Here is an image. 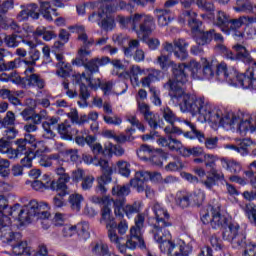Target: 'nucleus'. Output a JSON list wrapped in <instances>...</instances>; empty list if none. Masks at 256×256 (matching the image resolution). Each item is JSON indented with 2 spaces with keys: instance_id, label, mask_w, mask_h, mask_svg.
Segmentation results:
<instances>
[{
  "instance_id": "f03ea898",
  "label": "nucleus",
  "mask_w": 256,
  "mask_h": 256,
  "mask_svg": "<svg viewBox=\"0 0 256 256\" xmlns=\"http://www.w3.org/2000/svg\"><path fill=\"white\" fill-rule=\"evenodd\" d=\"M187 71H190L193 79H199V77H201L199 75V73H201V64L196 60H191L188 63L174 65L173 79L168 80L167 83L164 84V89L169 91L172 103V93H178L181 91L183 95H187L183 88H181L182 85H185L189 81V74H187Z\"/></svg>"
},
{
  "instance_id": "ea45409f",
  "label": "nucleus",
  "mask_w": 256,
  "mask_h": 256,
  "mask_svg": "<svg viewBox=\"0 0 256 256\" xmlns=\"http://www.w3.org/2000/svg\"><path fill=\"white\" fill-rule=\"evenodd\" d=\"M57 130L59 135H61L62 139H68L69 141L73 139L75 133H78L77 129L71 127L67 122L59 124Z\"/></svg>"
},
{
  "instance_id": "2eb2a0df",
  "label": "nucleus",
  "mask_w": 256,
  "mask_h": 256,
  "mask_svg": "<svg viewBox=\"0 0 256 256\" xmlns=\"http://www.w3.org/2000/svg\"><path fill=\"white\" fill-rule=\"evenodd\" d=\"M187 47H189V43L185 41L183 38L175 39L173 40V43L171 42H164L162 44V48L166 53H169V55H173L176 57V59H179V61H185L187 57H189V53L187 52Z\"/></svg>"
},
{
  "instance_id": "a18cd8bd",
  "label": "nucleus",
  "mask_w": 256,
  "mask_h": 256,
  "mask_svg": "<svg viewBox=\"0 0 256 256\" xmlns=\"http://www.w3.org/2000/svg\"><path fill=\"white\" fill-rule=\"evenodd\" d=\"M91 251L93 255L99 256H111V252L109 251V245L103 242H96L91 245Z\"/></svg>"
},
{
  "instance_id": "ddd939ff",
  "label": "nucleus",
  "mask_w": 256,
  "mask_h": 256,
  "mask_svg": "<svg viewBox=\"0 0 256 256\" xmlns=\"http://www.w3.org/2000/svg\"><path fill=\"white\" fill-rule=\"evenodd\" d=\"M182 12L178 18L179 23L185 25L188 21V25L192 31H197L201 27V21L197 20V14L191 7H193V1L184 0L181 2Z\"/></svg>"
},
{
  "instance_id": "6e6d98bb",
  "label": "nucleus",
  "mask_w": 256,
  "mask_h": 256,
  "mask_svg": "<svg viewBox=\"0 0 256 256\" xmlns=\"http://www.w3.org/2000/svg\"><path fill=\"white\" fill-rule=\"evenodd\" d=\"M41 59V52L37 49H32L29 52V56L26 60H23L25 65H31L33 67L34 65H37V61Z\"/></svg>"
},
{
  "instance_id": "dca6fc26",
  "label": "nucleus",
  "mask_w": 256,
  "mask_h": 256,
  "mask_svg": "<svg viewBox=\"0 0 256 256\" xmlns=\"http://www.w3.org/2000/svg\"><path fill=\"white\" fill-rule=\"evenodd\" d=\"M114 203V213L116 217H131V215H135V213H139L141 211V207L143 203L141 201H135L133 204L125 205V198H118L116 200H112Z\"/></svg>"
},
{
  "instance_id": "e2e57ef3",
  "label": "nucleus",
  "mask_w": 256,
  "mask_h": 256,
  "mask_svg": "<svg viewBox=\"0 0 256 256\" xmlns=\"http://www.w3.org/2000/svg\"><path fill=\"white\" fill-rule=\"evenodd\" d=\"M126 121H128V123H130L132 127H137L139 131H142V133H145V126L143 125V123H141V121H139V119H137V116L128 115L126 117Z\"/></svg>"
},
{
  "instance_id": "5701e85b",
  "label": "nucleus",
  "mask_w": 256,
  "mask_h": 256,
  "mask_svg": "<svg viewBox=\"0 0 256 256\" xmlns=\"http://www.w3.org/2000/svg\"><path fill=\"white\" fill-rule=\"evenodd\" d=\"M36 153L33 151H29L27 154H25V157L21 159L20 163L22 167H27L28 169H31L33 167V160L36 157V155H39V153H45L47 151V147H45V144L43 141L37 142L35 145Z\"/></svg>"
},
{
  "instance_id": "8fccbe9b",
  "label": "nucleus",
  "mask_w": 256,
  "mask_h": 256,
  "mask_svg": "<svg viewBox=\"0 0 256 256\" xmlns=\"http://www.w3.org/2000/svg\"><path fill=\"white\" fill-rule=\"evenodd\" d=\"M129 193H131L129 185H115L112 187V195L114 197H122L124 199L123 197H127Z\"/></svg>"
},
{
  "instance_id": "4c0bfd02",
  "label": "nucleus",
  "mask_w": 256,
  "mask_h": 256,
  "mask_svg": "<svg viewBox=\"0 0 256 256\" xmlns=\"http://www.w3.org/2000/svg\"><path fill=\"white\" fill-rule=\"evenodd\" d=\"M157 18H158V25L160 27H165L171 23L173 19V13L171 9H158L156 10Z\"/></svg>"
},
{
  "instance_id": "393cba45",
  "label": "nucleus",
  "mask_w": 256,
  "mask_h": 256,
  "mask_svg": "<svg viewBox=\"0 0 256 256\" xmlns=\"http://www.w3.org/2000/svg\"><path fill=\"white\" fill-rule=\"evenodd\" d=\"M121 75H123L124 79H130L132 85L139 86V77H141V75H147V70L141 68L139 65H132L128 71Z\"/></svg>"
},
{
  "instance_id": "338daca9",
  "label": "nucleus",
  "mask_w": 256,
  "mask_h": 256,
  "mask_svg": "<svg viewBox=\"0 0 256 256\" xmlns=\"http://www.w3.org/2000/svg\"><path fill=\"white\" fill-rule=\"evenodd\" d=\"M244 250L243 256H256V244L248 242L242 247Z\"/></svg>"
},
{
  "instance_id": "9b49d317",
  "label": "nucleus",
  "mask_w": 256,
  "mask_h": 256,
  "mask_svg": "<svg viewBox=\"0 0 256 256\" xmlns=\"http://www.w3.org/2000/svg\"><path fill=\"white\" fill-rule=\"evenodd\" d=\"M70 29L73 30V33H77L78 35V41H81L82 46L78 50V56L77 60L79 61V64L85 63L91 57V50H89L90 47H93L95 45V40L93 38H89L87 36V33L85 32V26H71Z\"/></svg>"
},
{
  "instance_id": "7ed1b4c3",
  "label": "nucleus",
  "mask_w": 256,
  "mask_h": 256,
  "mask_svg": "<svg viewBox=\"0 0 256 256\" xmlns=\"http://www.w3.org/2000/svg\"><path fill=\"white\" fill-rule=\"evenodd\" d=\"M214 41L220 43L217 45V49H219L220 53L226 59H230V61H242L245 65H256L255 59L251 56V52L247 50V48L241 44H235L232 46L233 51L229 50L225 45L221 44L223 42V35L220 33L213 32Z\"/></svg>"
},
{
  "instance_id": "20e7f679",
  "label": "nucleus",
  "mask_w": 256,
  "mask_h": 256,
  "mask_svg": "<svg viewBox=\"0 0 256 256\" xmlns=\"http://www.w3.org/2000/svg\"><path fill=\"white\" fill-rule=\"evenodd\" d=\"M134 223L135 225L130 227L129 234L126 236V243L120 241V247H124V253H127V249L133 251L136 247L145 249V240L143 239V232H141V229L145 227V214H137Z\"/></svg>"
},
{
  "instance_id": "052dcab7",
  "label": "nucleus",
  "mask_w": 256,
  "mask_h": 256,
  "mask_svg": "<svg viewBox=\"0 0 256 256\" xmlns=\"http://www.w3.org/2000/svg\"><path fill=\"white\" fill-rule=\"evenodd\" d=\"M151 147H149L148 145H142L140 146V148L137 150V156L139 157V159L142 160H147L149 159V157H151Z\"/></svg>"
},
{
  "instance_id": "6e6552de",
  "label": "nucleus",
  "mask_w": 256,
  "mask_h": 256,
  "mask_svg": "<svg viewBox=\"0 0 256 256\" xmlns=\"http://www.w3.org/2000/svg\"><path fill=\"white\" fill-rule=\"evenodd\" d=\"M75 83H77V85H80L79 97L81 101H78L79 107H87V105H89L87 103V99L91 97V93H89L87 85H89V87H91L94 91H97V89H99V87L101 88V85H103L101 79H93L91 74L87 75L85 73L76 74Z\"/></svg>"
},
{
  "instance_id": "680f3d73",
  "label": "nucleus",
  "mask_w": 256,
  "mask_h": 256,
  "mask_svg": "<svg viewBox=\"0 0 256 256\" xmlns=\"http://www.w3.org/2000/svg\"><path fill=\"white\" fill-rule=\"evenodd\" d=\"M144 119L152 129H157V127H159V124H157V121H159V115L150 112L144 116Z\"/></svg>"
},
{
  "instance_id": "1a4fd4ad",
  "label": "nucleus",
  "mask_w": 256,
  "mask_h": 256,
  "mask_svg": "<svg viewBox=\"0 0 256 256\" xmlns=\"http://www.w3.org/2000/svg\"><path fill=\"white\" fill-rule=\"evenodd\" d=\"M224 241L231 243L233 249H243L247 245V236L241 232V226L236 221H229L222 231Z\"/></svg>"
},
{
  "instance_id": "603ef678",
  "label": "nucleus",
  "mask_w": 256,
  "mask_h": 256,
  "mask_svg": "<svg viewBox=\"0 0 256 256\" xmlns=\"http://www.w3.org/2000/svg\"><path fill=\"white\" fill-rule=\"evenodd\" d=\"M69 203L74 211H81V203H83V195L71 194L69 196Z\"/></svg>"
},
{
  "instance_id": "774afa93",
  "label": "nucleus",
  "mask_w": 256,
  "mask_h": 256,
  "mask_svg": "<svg viewBox=\"0 0 256 256\" xmlns=\"http://www.w3.org/2000/svg\"><path fill=\"white\" fill-rule=\"evenodd\" d=\"M180 169H183V163L180 160L171 161L165 166V170L169 172L180 171Z\"/></svg>"
},
{
  "instance_id": "423d86ee",
  "label": "nucleus",
  "mask_w": 256,
  "mask_h": 256,
  "mask_svg": "<svg viewBox=\"0 0 256 256\" xmlns=\"http://www.w3.org/2000/svg\"><path fill=\"white\" fill-rule=\"evenodd\" d=\"M100 223H105L110 243H113L120 253L125 254V246H121L123 237L117 235V222H115V218L111 215L109 204L104 205L101 209Z\"/></svg>"
},
{
  "instance_id": "bf43d9fd",
  "label": "nucleus",
  "mask_w": 256,
  "mask_h": 256,
  "mask_svg": "<svg viewBox=\"0 0 256 256\" xmlns=\"http://www.w3.org/2000/svg\"><path fill=\"white\" fill-rule=\"evenodd\" d=\"M11 166V163L7 159L0 158V177H3L4 179L9 177L11 171L9 170V167Z\"/></svg>"
},
{
  "instance_id": "c03bdc74",
  "label": "nucleus",
  "mask_w": 256,
  "mask_h": 256,
  "mask_svg": "<svg viewBox=\"0 0 256 256\" xmlns=\"http://www.w3.org/2000/svg\"><path fill=\"white\" fill-rule=\"evenodd\" d=\"M76 233L80 241H87L91 237V232L89 231V222H80L76 225Z\"/></svg>"
},
{
  "instance_id": "c756f323",
  "label": "nucleus",
  "mask_w": 256,
  "mask_h": 256,
  "mask_svg": "<svg viewBox=\"0 0 256 256\" xmlns=\"http://www.w3.org/2000/svg\"><path fill=\"white\" fill-rule=\"evenodd\" d=\"M146 76L140 80L142 87H148L151 89V83H155L159 81L161 77V70H157L155 68H146Z\"/></svg>"
},
{
  "instance_id": "412c9836",
  "label": "nucleus",
  "mask_w": 256,
  "mask_h": 256,
  "mask_svg": "<svg viewBox=\"0 0 256 256\" xmlns=\"http://www.w3.org/2000/svg\"><path fill=\"white\" fill-rule=\"evenodd\" d=\"M152 211L154 213V219L155 223L154 224H160V225H165V226H171V222H169L170 215L167 209L163 207L160 203H155L152 207Z\"/></svg>"
},
{
  "instance_id": "e433bc0d",
  "label": "nucleus",
  "mask_w": 256,
  "mask_h": 256,
  "mask_svg": "<svg viewBox=\"0 0 256 256\" xmlns=\"http://www.w3.org/2000/svg\"><path fill=\"white\" fill-rule=\"evenodd\" d=\"M201 26L198 27L197 30H192L194 33H198L196 35V43L197 45H207L208 43H211V39H213V33H215V30L210 31H201Z\"/></svg>"
},
{
  "instance_id": "c9c22d12",
  "label": "nucleus",
  "mask_w": 256,
  "mask_h": 256,
  "mask_svg": "<svg viewBox=\"0 0 256 256\" xmlns=\"http://www.w3.org/2000/svg\"><path fill=\"white\" fill-rule=\"evenodd\" d=\"M57 123H59L58 117H52L48 121L42 123V127L45 131V139H53V137H55V132H53V130L57 129Z\"/></svg>"
},
{
  "instance_id": "72a5a7b5",
  "label": "nucleus",
  "mask_w": 256,
  "mask_h": 256,
  "mask_svg": "<svg viewBox=\"0 0 256 256\" xmlns=\"http://www.w3.org/2000/svg\"><path fill=\"white\" fill-rule=\"evenodd\" d=\"M12 253L13 255H26V256H31L33 255V249L31 248V246H29V244L27 243V241H23L22 239L18 242H16L13 246H12Z\"/></svg>"
},
{
  "instance_id": "a19ab883",
  "label": "nucleus",
  "mask_w": 256,
  "mask_h": 256,
  "mask_svg": "<svg viewBox=\"0 0 256 256\" xmlns=\"http://www.w3.org/2000/svg\"><path fill=\"white\" fill-rule=\"evenodd\" d=\"M39 11L47 21H53V15L54 17H57L58 15L57 10L55 8H51V4L48 1L40 2Z\"/></svg>"
},
{
  "instance_id": "b1692460",
  "label": "nucleus",
  "mask_w": 256,
  "mask_h": 256,
  "mask_svg": "<svg viewBox=\"0 0 256 256\" xmlns=\"http://www.w3.org/2000/svg\"><path fill=\"white\" fill-rule=\"evenodd\" d=\"M54 55L56 57V61L58 62L56 64L58 69L56 71V75H58V77H69V75H71V64L65 62L63 52H54Z\"/></svg>"
},
{
  "instance_id": "49530a36",
  "label": "nucleus",
  "mask_w": 256,
  "mask_h": 256,
  "mask_svg": "<svg viewBox=\"0 0 256 256\" xmlns=\"http://www.w3.org/2000/svg\"><path fill=\"white\" fill-rule=\"evenodd\" d=\"M221 166L230 173H241V164L235 160L221 159Z\"/></svg>"
},
{
  "instance_id": "13d9d810",
  "label": "nucleus",
  "mask_w": 256,
  "mask_h": 256,
  "mask_svg": "<svg viewBox=\"0 0 256 256\" xmlns=\"http://www.w3.org/2000/svg\"><path fill=\"white\" fill-rule=\"evenodd\" d=\"M201 157L203 155V149L201 147L185 148L182 151V157Z\"/></svg>"
},
{
  "instance_id": "864d4df0",
  "label": "nucleus",
  "mask_w": 256,
  "mask_h": 256,
  "mask_svg": "<svg viewBox=\"0 0 256 256\" xmlns=\"http://www.w3.org/2000/svg\"><path fill=\"white\" fill-rule=\"evenodd\" d=\"M118 173L122 177H129L131 175V164L125 160H120L117 162Z\"/></svg>"
},
{
  "instance_id": "37998d69",
  "label": "nucleus",
  "mask_w": 256,
  "mask_h": 256,
  "mask_svg": "<svg viewBox=\"0 0 256 256\" xmlns=\"http://www.w3.org/2000/svg\"><path fill=\"white\" fill-rule=\"evenodd\" d=\"M155 64L159 65V67H160V69H162V71H167V69H169V67H172V74H173L175 65H179V64H175V62L171 61V59H169V56L163 54V52L161 53V55H159L156 58Z\"/></svg>"
},
{
  "instance_id": "473e14b6",
  "label": "nucleus",
  "mask_w": 256,
  "mask_h": 256,
  "mask_svg": "<svg viewBox=\"0 0 256 256\" xmlns=\"http://www.w3.org/2000/svg\"><path fill=\"white\" fill-rule=\"evenodd\" d=\"M148 175L149 174H144L143 171L136 172L134 178L130 180V187L136 189L137 193H143L147 187L145 181H147L146 177H148Z\"/></svg>"
},
{
  "instance_id": "aec40b11",
  "label": "nucleus",
  "mask_w": 256,
  "mask_h": 256,
  "mask_svg": "<svg viewBox=\"0 0 256 256\" xmlns=\"http://www.w3.org/2000/svg\"><path fill=\"white\" fill-rule=\"evenodd\" d=\"M21 11L17 14L18 21H28L30 19L37 20L40 17L39 6L36 3L21 5Z\"/></svg>"
},
{
  "instance_id": "f8f14e48",
  "label": "nucleus",
  "mask_w": 256,
  "mask_h": 256,
  "mask_svg": "<svg viewBox=\"0 0 256 256\" xmlns=\"http://www.w3.org/2000/svg\"><path fill=\"white\" fill-rule=\"evenodd\" d=\"M95 165H98L102 169V175L96 179L97 185L95 191L100 195H105L108 191L107 186L113 181V178L111 177L113 175V167H111L109 161L105 159L98 160V163Z\"/></svg>"
},
{
  "instance_id": "5fc2aeb1",
  "label": "nucleus",
  "mask_w": 256,
  "mask_h": 256,
  "mask_svg": "<svg viewBox=\"0 0 256 256\" xmlns=\"http://www.w3.org/2000/svg\"><path fill=\"white\" fill-rule=\"evenodd\" d=\"M23 40V38L17 34H11V35H7L4 38V43L7 45V47H19V44L21 43V41Z\"/></svg>"
},
{
  "instance_id": "0e129e2a",
  "label": "nucleus",
  "mask_w": 256,
  "mask_h": 256,
  "mask_svg": "<svg viewBox=\"0 0 256 256\" xmlns=\"http://www.w3.org/2000/svg\"><path fill=\"white\" fill-rule=\"evenodd\" d=\"M143 173L148 174V176H146L147 181H152V183H163V176L160 172L143 171Z\"/></svg>"
},
{
  "instance_id": "4d7b16f0",
  "label": "nucleus",
  "mask_w": 256,
  "mask_h": 256,
  "mask_svg": "<svg viewBox=\"0 0 256 256\" xmlns=\"http://www.w3.org/2000/svg\"><path fill=\"white\" fill-rule=\"evenodd\" d=\"M244 212L248 220L250 221L251 225L256 227V208L251 204H246L244 208Z\"/></svg>"
},
{
  "instance_id": "f257e3e1",
  "label": "nucleus",
  "mask_w": 256,
  "mask_h": 256,
  "mask_svg": "<svg viewBox=\"0 0 256 256\" xmlns=\"http://www.w3.org/2000/svg\"><path fill=\"white\" fill-rule=\"evenodd\" d=\"M165 224H152L150 235L159 244L161 253L167 256H189L193 253V246L183 240L171 241V232Z\"/></svg>"
},
{
  "instance_id": "f704fd0d",
  "label": "nucleus",
  "mask_w": 256,
  "mask_h": 256,
  "mask_svg": "<svg viewBox=\"0 0 256 256\" xmlns=\"http://www.w3.org/2000/svg\"><path fill=\"white\" fill-rule=\"evenodd\" d=\"M36 87L37 89H45V79L41 75L33 73L26 76V89Z\"/></svg>"
},
{
  "instance_id": "de8ad7c7",
  "label": "nucleus",
  "mask_w": 256,
  "mask_h": 256,
  "mask_svg": "<svg viewBox=\"0 0 256 256\" xmlns=\"http://www.w3.org/2000/svg\"><path fill=\"white\" fill-rule=\"evenodd\" d=\"M234 11L236 13H253V3L249 0H236Z\"/></svg>"
},
{
  "instance_id": "4be33fe9",
  "label": "nucleus",
  "mask_w": 256,
  "mask_h": 256,
  "mask_svg": "<svg viewBox=\"0 0 256 256\" xmlns=\"http://www.w3.org/2000/svg\"><path fill=\"white\" fill-rule=\"evenodd\" d=\"M157 143L160 147H168L170 151L180 153L181 155H183V149H186V147L183 146V143H181V141L171 136H169L168 138L160 137L157 140Z\"/></svg>"
},
{
  "instance_id": "3c124183",
  "label": "nucleus",
  "mask_w": 256,
  "mask_h": 256,
  "mask_svg": "<svg viewBox=\"0 0 256 256\" xmlns=\"http://www.w3.org/2000/svg\"><path fill=\"white\" fill-rule=\"evenodd\" d=\"M53 161H57V163H61L59 154H52L49 156H41V158L39 160V165H41V167H51V165H53Z\"/></svg>"
},
{
  "instance_id": "58836bf2",
  "label": "nucleus",
  "mask_w": 256,
  "mask_h": 256,
  "mask_svg": "<svg viewBox=\"0 0 256 256\" xmlns=\"http://www.w3.org/2000/svg\"><path fill=\"white\" fill-rule=\"evenodd\" d=\"M231 23V18L225 14L223 11H219L216 17L215 25L221 29L223 33H229V24Z\"/></svg>"
},
{
  "instance_id": "c85d7f7f",
  "label": "nucleus",
  "mask_w": 256,
  "mask_h": 256,
  "mask_svg": "<svg viewBox=\"0 0 256 256\" xmlns=\"http://www.w3.org/2000/svg\"><path fill=\"white\" fill-rule=\"evenodd\" d=\"M211 215L210 225L212 229H224L230 221L227 217L221 215L218 208H211Z\"/></svg>"
},
{
  "instance_id": "79ce46f5",
  "label": "nucleus",
  "mask_w": 256,
  "mask_h": 256,
  "mask_svg": "<svg viewBox=\"0 0 256 256\" xmlns=\"http://www.w3.org/2000/svg\"><path fill=\"white\" fill-rule=\"evenodd\" d=\"M88 61V62H87ZM79 64V61H77V57L74 60L75 65L81 66L83 65L86 69L85 75H90L92 76L93 73H99V64L97 63V60L94 58L92 60L89 61V59Z\"/></svg>"
},
{
  "instance_id": "0eeeda50",
  "label": "nucleus",
  "mask_w": 256,
  "mask_h": 256,
  "mask_svg": "<svg viewBox=\"0 0 256 256\" xmlns=\"http://www.w3.org/2000/svg\"><path fill=\"white\" fill-rule=\"evenodd\" d=\"M131 29L135 31L138 39H145L153 33L155 29V19L151 15L135 13L130 16Z\"/></svg>"
},
{
  "instance_id": "a211bd4d",
  "label": "nucleus",
  "mask_w": 256,
  "mask_h": 256,
  "mask_svg": "<svg viewBox=\"0 0 256 256\" xmlns=\"http://www.w3.org/2000/svg\"><path fill=\"white\" fill-rule=\"evenodd\" d=\"M161 113H162L163 119H165L167 123L170 124L164 129V132L166 133V135H182L183 130L174 125L175 121H179V118H177V115L175 114V112H173L171 108L166 106L161 108Z\"/></svg>"
},
{
  "instance_id": "4468645a",
  "label": "nucleus",
  "mask_w": 256,
  "mask_h": 256,
  "mask_svg": "<svg viewBox=\"0 0 256 256\" xmlns=\"http://www.w3.org/2000/svg\"><path fill=\"white\" fill-rule=\"evenodd\" d=\"M115 0H99L97 7L102 10L103 18L100 27L105 31H111L115 27V19L111 13H117V6L111 4Z\"/></svg>"
},
{
  "instance_id": "bb28decb",
  "label": "nucleus",
  "mask_w": 256,
  "mask_h": 256,
  "mask_svg": "<svg viewBox=\"0 0 256 256\" xmlns=\"http://www.w3.org/2000/svg\"><path fill=\"white\" fill-rule=\"evenodd\" d=\"M216 75H218L222 81H235V79L237 81V76L242 74H239L235 69L229 71L227 64L225 62H221L217 65Z\"/></svg>"
},
{
  "instance_id": "cd10ccee",
  "label": "nucleus",
  "mask_w": 256,
  "mask_h": 256,
  "mask_svg": "<svg viewBox=\"0 0 256 256\" xmlns=\"http://www.w3.org/2000/svg\"><path fill=\"white\" fill-rule=\"evenodd\" d=\"M24 121H32L36 125H41L43 119H46L47 112L45 110L40 111V113H34L33 109L26 108L20 113Z\"/></svg>"
},
{
  "instance_id": "a878e982",
  "label": "nucleus",
  "mask_w": 256,
  "mask_h": 256,
  "mask_svg": "<svg viewBox=\"0 0 256 256\" xmlns=\"http://www.w3.org/2000/svg\"><path fill=\"white\" fill-rule=\"evenodd\" d=\"M0 239L2 243H6L7 245H11L12 247L19 243L21 239H23V236L19 232L13 231L11 227L6 226L4 230H2Z\"/></svg>"
},
{
  "instance_id": "2f4dec72",
  "label": "nucleus",
  "mask_w": 256,
  "mask_h": 256,
  "mask_svg": "<svg viewBox=\"0 0 256 256\" xmlns=\"http://www.w3.org/2000/svg\"><path fill=\"white\" fill-rule=\"evenodd\" d=\"M194 131V135H196V138L198 139L199 143H204L206 149H217V147H219V138L217 137H208L205 138V134H203V132L192 128Z\"/></svg>"
},
{
  "instance_id": "09e8293b",
  "label": "nucleus",
  "mask_w": 256,
  "mask_h": 256,
  "mask_svg": "<svg viewBox=\"0 0 256 256\" xmlns=\"http://www.w3.org/2000/svg\"><path fill=\"white\" fill-rule=\"evenodd\" d=\"M23 63H25L24 60L19 57L5 63L0 61V71H13L19 69Z\"/></svg>"
},
{
  "instance_id": "69168bd1",
  "label": "nucleus",
  "mask_w": 256,
  "mask_h": 256,
  "mask_svg": "<svg viewBox=\"0 0 256 256\" xmlns=\"http://www.w3.org/2000/svg\"><path fill=\"white\" fill-rule=\"evenodd\" d=\"M203 75L206 79H211L215 75V70L213 69V63L205 60L203 65Z\"/></svg>"
},
{
  "instance_id": "f3484780",
  "label": "nucleus",
  "mask_w": 256,
  "mask_h": 256,
  "mask_svg": "<svg viewBox=\"0 0 256 256\" xmlns=\"http://www.w3.org/2000/svg\"><path fill=\"white\" fill-rule=\"evenodd\" d=\"M56 175L59 176L58 180H54L50 183V189L52 191H60V195H69V188L67 183L71 181V176L65 171V168L59 166L55 169Z\"/></svg>"
},
{
  "instance_id": "39448f33",
  "label": "nucleus",
  "mask_w": 256,
  "mask_h": 256,
  "mask_svg": "<svg viewBox=\"0 0 256 256\" xmlns=\"http://www.w3.org/2000/svg\"><path fill=\"white\" fill-rule=\"evenodd\" d=\"M49 204L47 202H37L31 200L27 205L20 209L18 221L20 223H31L33 217H39V219H49L51 213H49Z\"/></svg>"
},
{
  "instance_id": "7c9ffc66",
  "label": "nucleus",
  "mask_w": 256,
  "mask_h": 256,
  "mask_svg": "<svg viewBox=\"0 0 256 256\" xmlns=\"http://www.w3.org/2000/svg\"><path fill=\"white\" fill-rule=\"evenodd\" d=\"M250 145H253V141H251V139L249 138H245L242 140H238L237 145H233V144L227 145L226 149H232L242 157H247V155L249 154Z\"/></svg>"
},
{
  "instance_id": "6ab92c4d",
  "label": "nucleus",
  "mask_w": 256,
  "mask_h": 256,
  "mask_svg": "<svg viewBox=\"0 0 256 256\" xmlns=\"http://www.w3.org/2000/svg\"><path fill=\"white\" fill-rule=\"evenodd\" d=\"M253 23H256V19L252 16H241L238 19H230L229 30L224 33H226V35H234V37H243V33L237 30L241 29L243 25L248 26Z\"/></svg>"
},
{
  "instance_id": "9d476101",
  "label": "nucleus",
  "mask_w": 256,
  "mask_h": 256,
  "mask_svg": "<svg viewBox=\"0 0 256 256\" xmlns=\"http://www.w3.org/2000/svg\"><path fill=\"white\" fill-rule=\"evenodd\" d=\"M174 201L181 209H187L189 205H192V207H201L205 202V191L201 189H195L192 192L178 191Z\"/></svg>"
}]
</instances>
